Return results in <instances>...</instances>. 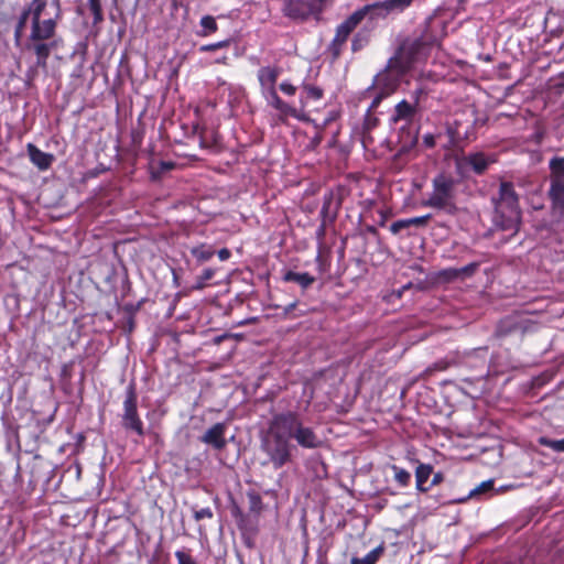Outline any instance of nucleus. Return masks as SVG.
I'll list each match as a JSON object with an SVG mask.
<instances>
[{
    "mask_svg": "<svg viewBox=\"0 0 564 564\" xmlns=\"http://www.w3.org/2000/svg\"><path fill=\"white\" fill-rule=\"evenodd\" d=\"M294 446L291 444L285 430L275 425V415L272 417L269 432L261 442V449L267 455V459L262 465H272L274 469L283 467L291 462L292 449Z\"/></svg>",
    "mask_w": 564,
    "mask_h": 564,
    "instance_id": "obj_1",
    "label": "nucleus"
},
{
    "mask_svg": "<svg viewBox=\"0 0 564 564\" xmlns=\"http://www.w3.org/2000/svg\"><path fill=\"white\" fill-rule=\"evenodd\" d=\"M275 425L285 430L289 438H294L303 448L315 449L322 445V440L313 429L303 425L295 412L275 414Z\"/></svg>",
    "mask_w": 564,
    "mask_h": 564,
    "instance_id": "obj_2",
    "label": "nucleus"
},
{
    "mask_svg": "<svg viewBox=\"0 0 564 564\" xmlns=\"http://www.w3.org/2000/svg\"><path fill=\"white\" fill-rule=\"evenodd\" d=\"M422 205L443 210L448 215L456 214L454 180L443 174L434 177L433 191Z\"/></svg>",
    "mask_w": 564,
    "mask_h": 564,
    "instance_id": "obj_3",
    "label": "nucleus"
},
{
    "mask_svg": "<svg viewBox=\"0 0 564 564\" xmlns=\"http://www.w3.org/2000/svg\"><path fill=\"white\" fill-rule=\"evenodd\" d=\"M497 214L505 219L501 224L503 229H517L520 221L518 196L511 183L502 182L499 189V198L495 199Z\"/></svg>",
    "mask_w": 564,
    "mask_h": 564,
    "instance_id": "obj_4",
    "label": "nucleus"
},
{
    "mask_svg": "<svg viewBox=\"0 0 564 564\" xmlns=\"http://www.w3.org/2000/svg\"><path fill=\"white\" fill-rule=\"evenodd\" d=\"M425 44L419 39H408L398 47L394 55L389 58V67L398 69L404 75L425 55Z\"/></svg>",
    "mask_w": 564,
    "mask_h": 564,
    "instance_id": "obj_5",
    "label": "nucleus"
},
{
    "mask_svg": "<svg viewBox=\"0 0 564 564\" xmlns=\"http://www.w3.org/2000/svg\"><path fill=\"white\" fill-rule=\"evenodd\" d=\"M327 0H288L284 1L282 13L284 17L304 22L310 18L319 20Z\"/></svg>",
    "mask_w": 564,
    "mask_h": 564,
    "instance_id": "obj_6",
    "label": "nucleus"
},
{
    "mask_svg": "<svg viewBox=\"0 0 564 564\" xmlns=\"http://www.w3.org/2000/svg\"><path fill=\"white\" fill-rule=\"evenodd\" d=\"M549 167L551 171L549 196L553 208L564 217V158L555 156L551 159Z\"/></svg>",
    "mask_w": 564,
    "mask_h": 564,
    "instance_id": "obj_7",
    "label": "nucleus"
},
{
    "mask_svg": "<svg viewBox=\"0 0 564 564\" xmlns=\"http://www.w3.org/2000/svg\"><path fill=\"white\" fill-rule=\"evenodd\" d=\"M367 9H359L350 14L344 22L336 28V33L328 45V52L334 58L339 57L343 47L347 42L351 32L358 26V24L366 18Z\"/></svg>",
    "mask_w": 564,
    "mask_h": 564,
    "instance_id": "obj_8",
    "label": "nucleus"
},
{
    "mask_svg": "<svg viewBox=\"0 0 564 564\" xmlns=\"http://www.w3.org/2000/svg\"><path fill=\"white\" fill-rule=\"evenodd\" d=\"M51 6L55 8L53 17L48 19L39 18L37 20H31L30 41H46L55 35L57 22L62 18L61 2L59 0H53Z\"/></svg>",
    "mask_w": 564,
    "mask_h": 564,
    "instance_id": "obj_9",
    "label": "nucleus"
},
{
    "mask_svg": "<svg viewBox=\"0 0 564 564\" xmlns=\"http://www.w3.org/2000/svg\"><path fill=\"white\" fill-rule=\"evenodd\" d=\"M122 425L126 430H130L143 436V423L139 417L137 410V394L133 386H129L123 401Z\"/></svg>",
    "mask_w": 564,
    "mask_h": 564,
    "instance_id": "obj_10",
    "label": "nucleus"
},
{
    "mask_svg": "<svg viewBox=\"0 0 564 564\" xmlns=\"http://www.w3.org/2000/svg\"><path fill=\"white\" fill-rule=\"evenodd\" d=\"M403 76L404 74L399 73L398 69L390 68L388 62L384 69L376 75L373 87L375 89H382L386 95H391L397 90Z\"/></svg>",
    "mask_w": 564,
    "mask_h": 564,
    "instance_id": "obj_11",
    "label": "nucleus"
},
{
    "mask_svg": "<svg viewBox=\"0 0 564 564\" xmlns=\"http://www.w3.org/2000/svg\"><path fill=\"white\" fill-rule=\"evenodd\" d=\"M413 0H384L373 4L365 6L362 9H367V14H371V18H384L391 12H401L408 8Z\"/></svg>",
    "mask_w": 564,
    "mask_h": 564,
    "instance_id": "obj_12",
    "label": "nucleus"
},
{
    "mask_svg": "<svg viewBox=\"0 0 564 564\" xmlns=\"http://www.w3.org/2000/svg\"><path fill=\"white\" fill-rule=\"evenodd\" d=\"M497 161L495 154H485L482 152L469 153L460 159V166L470 167L476 174H482L490 164Z\"/></svg>",
    "mask_w": 564,
    "mask_h": 564,
    "instance_id": "obj_13",
    "label": "nucleus"
},
{
    "mask_svg": "<svg viewBox=\"0 0 564 564\" xmlns=\"http://www.w3.org/2000/svg\"><path fill=\"white\" fill-rule=\"evenodd\" d=\"M419 111V102L417 99L414 102H409L403 99L399 104L395 105L394 111L391 115L390 121L392 123H398L400 121H404L406 124L411 123Z\"/></svg>",
    "mask_w": 564,
    "mask_h": 564,
    "instance_id": "obj_14",
    "label": "nucleus"
},
{
    "mask_svg": "<svg viewBox=\"0 0 564 564\" xmlns=\"http://www.w3.org/2000/svg\"><path fill=\"white\" fill-rule=\"evenodd\" d=\"M226 425L224 423H216L212 427H209L204 435L200 437V441L207 445L213 446L215 449H223L227 442L225 438Z\"/></svg>",
    "mask_w": 564,
    "mask_h": 564,
    "instance_id": "obj_15",
    "label": "nucleus"
},
{
    "mask_svg": "<svg viewBox=\"0 0 564 564\" xmlns=\"http://www.w3.org/2000/svg\"><path fill=\"white\" fill-rule=\"evenodd\" d=\"M30 161L41 171H45L51 167L54 162V155L41 151L37 147L32 143L26 145Z\"/></svg>",
    "mask_w": 564,
    "mask_h": 564,
    "instance_id": "obj_16",
    "label": "nucleus"
},
{
    "mask_svg": "<svg viewBox=\"0 0 564 564\" xmlns=\"http://www.w3.org/2000/svg\"><path fill=\"white\" fill-rule=\"evenodd\" d=\"M432 218L431 214H426L424 216L412 217L406 219H399L391 224L390 231L393 235H398L404 229H409L411 227H424L427 225L429 220Z\"/></svg>",
    "mask_w": 564,
    "mask_h": 564,
    "instance_id": "obj_17",
    "label": "nucleus"
},
{
    "mask_svg": "<svg viewBox=\"0 0 564 564\" xmlns=\"http://www.w3.org/2000/svg\"><path fill=\"white\" fill-rule=\"evenodd\" d=\"M279 69L276 67L265 66L258 70V79L264 93L275 89V83L279 77Z\"/></svg>",
    "mask_w": 564,
    "mask_h": 564,
    "instance_id": "obj_18",
    "label": "nucleus"
},
{
    "mask_svg": "<svg viewBox=\"0 0 564 564\" xmlns=\"http://www.w3.org/2000/svg\"><path fill=\"white\" fill-rule=\"evenodd\" d=\"M265 98L268 102L278 111H280L284 116H292L295 117V109L292 108L290 105L284 102L276 94L275 89H271L269 91H265Z\"/></svg>",
    "mask_w": 564,
    "mask_h": 564,
    "instance_id": "obj_19",
    "label": "nucleus"
},
{
    "mask_svg": "<svg viewBox=\"0 0 564 564\" xmlns=\"http://www.w3.org/2000/svg\"><path fill=\"white\" fill-rule=\"evenodd\" d=\"M433 468L431 465L420 464L415 470L416 488L420 491H427L430 486H425L430 476L432 475Z\"/></svg>",
    "mask_w": 564,
    "mask_h": 564,
    "instance_id": "obj_20",
    "label": "nucleus"
},
{
    "mask_svg": "<svg viewBox=\"0 0 564 564\" xmlns=\"http://www.w3.org/2000/svg\"><path fill=\"white\" fill-rule=\"evenodd\" d=\"M284 281L297 283L303 289H306L314 283L315 278L307 272L289 271L284 275Z\"/></svg>",
    "mask_w": 564,
    "mask_h": 564,
    "instance_id": "obj_21",
    "label": "nucleus"
},
{
    "mask_svg": "<svg viewBox=\"0 0 564 564\" xmlns=\"http://www.w3.org/2000/svg\"><path fill=\"white\" fill-rule=\"evenodd\" d=\"M32 48L36 55V65L46 66V61L50 56L52 45L44 43V41L33 42Z\"/></svg>",
    "mask_w": 564,
    "mask_h": 564,
    "instance_id": "obj_22",
    "label": "nucleus"
},
{
    "mask_svg": "<svg viewBox=\"0 0 564 564\" xmlns=\"http://www.w3.org/2000/svg\"><path fill=\"white\" fill-rule=\"evenodd\" d=\"M47 7V0H32L24 9L31 15V20L42 18Z\"/></svg>",
    "mask_w": 564,
    "mask_h": 564,
    "instance_id": "obj_23",
    "label": "nucleus"
},
{
    "mask_svg": "<svg viewBox=\"0 0 564 564\" xmlns=\"http://www.w3.org/2000/svg\"><path fill=\"white\" fill-rule=\"evenodd\" d=\"M31 18V15L28 13L25 9L22 10L20 13V17L17 21L15 28H14V42L15 45L19 46L23 36V32L28 22V19Z\"/></svg>",
    "mask_w": 564,
    "mask_h": 564,
    "instance_id": "obj_24",
    "label": "nucleus"
},
{
    "mask_svg": "<svg viewBox=\"0 0 564 564\" xmlns=\"http://www.w3.org/2000/svg\"><path fill=\"white\" fill-rule=\"evenodd\" d=\"M391 469L394 473L395 481L400 486L406 487L409 485L410 480H411V474L408 470H405V469H403V468H401V467H399L397 465H392Z\"/></svg>",
    "mask_w": 564,
    "mask_h": 564,
    "instance_id": "obj_25",
    "label": "nucleus"
},
{
    "mask_svg": "<svg viewBox=\"0 0 564 564\" xmlns=\"http://www.w3.org/2000/svg\"><path fill=\"white\" fill-rule=\"evenodd\" d=\"M382 553V547H376L372 551H370L365 557L357 558L354 557L351 560V564H375L377 560L379 558V555Z\"/></svg>",
    "mask_w": 564,
    "mask_h": 564,
    "instance_id": "obj_26",
    "label": "nucleus"
},
{
    "mask_svg": "<svg viewBox=\"0 0 564 564\" xmlns=\"http://www.w3.org/2000/svg\"><path fill=\"white\" fill-rule=\"evenodd\" d=\"M200 25L204 29L202 35L206 36L217 31L216 20L212 15H205L200 19Z\"/></svg>",
    "mask_w": 564,
    "mask_h": 564,
    "instance_id": "obj_27",
    "label": "nucleus"
},
{
    "mask_svg": "<svg viewBox=\"0 0 564 564\" xmlns=\"http://www.w3.org/2000/svg\"><path fill=\"white\" fill-rule=\"evenodd\" d=\"M192 254L199 261H207L213 257L214 250L202 245L199 247L193 248Z\"/></svg>",
    "mask_w": 564,
    "mask_h": 564,
    "instance_id": "obj_28",
    "label": "nucleus"
},
{
    "mask_svg": "<svg viewBox=\"0 0 564 564\" xmlns=\"http://www.w3.org/2000/svg\"><path fill=\"white\" fill-rule=\"evenodd\" d=\"M540 444L555 451V452H564V438L562 440H551L547 437H541Z\"/></svg>",
    "mask_w": 564,
    "mask_h": 564,
    "instance_id": "obj_29",
    "label": "nucleus"
},
{
    "mask_svg": "<svg viewBox=\"0 0 564 564\" xmlns=\"http://www.w3.org/2000/svg\"><path fill=\"white\" fill-rule=\"evenodd\" d=\"M215 275V270L212 268L205 269L202 274L197 278L196 285L194 286L196 290H203L206 286L207 281L213 279Z\"/></svg>",
    "mask_w": 564,
    "mask_h": 564,
    "instance_id": "obj_30",
    "label": "nucleus"
},
{
    "mask_svg": "<svg viewBox=\"0 0 564 564\" xmlns=\"http://www.w3.org/2000/svg\"><path fill=\"white\" fill-rule=\"evenodd\" d=\"M303 89L306 94V98L319 100L323 97V90L319 87L310 84H304Z\"/></svg>",
    "mask_w": 564,
    "mask_h": 564,
    "instance_id": "obj_31",
    "label": "nucleus"
},
{
    "mask_svg": "<svg viewBox=\"0 0 564 564\" xmlns=\"http://www.w3.org/2000/svg\"><path fill=\"white\" fill-rule=\"evenodd\" d=\"M492 488H494V480L482 481L476 488L470 490V492L468 495V498H473V497H476V496H478L480 494L490 491V490H492Z\"/></svg>",
    "mask_w": 564,
    "mask_h": 564,
    "instance_id": "obj_32",
    "label": "nucleus"
},
{
    "mask_svg": "<svg viewBox=\"0 0 564 564\" xmlns=\"http://www.w3.org/2000/svg\"><path fill=\"white\" fill-rule=\"evenodd\" d=\"M89 10L94 14L95 21L102 19L101 4L99 0H88Z\"/></svg>",
    "mask_w": 564,
    "mask_h": 564,
    "instance_id": "obj_33",
    "label": "nucleus"
},
{
    "mask_svg": "<svg viewBox=\"0 0 564 564\" xmlns=\"http://www.w3.org/2000/svg\"><path fill=\"white\" fill-rule=\"evenodd\" d=\"M229 44H230V40H225V41H220V42H217V43L203 45L200 47V51H203V52H212V51H216L218 48L226 47Z\"/></svg>",
    "mask_w": 564,
    "mask_h": 564,
    "instance_id": "obj_34",
    "label": "nucleus"
},
{
    "mask_svg": "<svg viewBox=\"0 0 564 564\" xmlns=\"http://www.w3.org/2000/svg\"><path fill=\"white\" fill-rule=\"evenodd\" d=\"M177 564H196L195 560L184 551H176Z\"/></svg>",
    "mask_w": 564,
    "mask_h": 564,
    "instance_id": "obj_35",
    "label": "nucleus"
},
{
    "mask_svg": "<svg viewBox=\"0 0 564 564\" xmlns=\"http://www.w3.org/2000/svg\"><path fill=\"white\" fill-rule=\"evenodd\" d=\"M194 518L196 521H200L205 518L210 519V518H213V511L210 508H203L200 510H196L194 512Z\"/></svg>",
    "mask_w": 564,
    "mask_h": 564,
    "instance_id": "obj_36",
    "label": "nucleus"
},
{
    "mask_svg": "<svg viewBox=\"0 0 564 564\" xmlns=\"http://www.w3.org/2000/svg\"><path fill=\"white\" fill-rule=\"evenodd\" d=\"M365 45V39L360 35V34H357L355 35V37L352 39V42H351V48L354 52H357L359 50H361Z\"/></svg>",
    "mask_w": 564,
    "mask_h": 564,
    "instance_id": "obj_37",
    "label": "nucleus"
},
{
    "mask_svg": "<svg viewBox=\"0 0 564 564\" xmlns=\"http://www.w3.org/2000/svg\"><path fill=\"white\" fill-rule=\"evenodd\" d=\"M280 89H281V91H283L284 94H286L289 96H293L296 93V87L288 82L281 83Z\"/></svg>",
    "mask_w": 564,
    "mask_h": 564,
    "instance_id": "obj_38",
    "label": "nucleus"
},
{
    "mask_svg": "<svg viewBox=\"0 0 564 564\" xmlns=\"http://www.w3.org/2000/svg\"><path fill=\"white\" fill-rule=\"evenodd\" d=\"M477 264L476 263H469L468 265L462 268L460 270H453L454 275H457L458 273L470 275L476 270Z\"/></svg>",
    "mask_w": 564,
    "mask_h": 564,
    "instance_id": "obj_39",
    "label": "nucleus"
},
{
    "mask_svg": "<svg viewBox=\"0 0 564 564\" xmlns=\"http://www.w3.org/2000/svg\"><path fill=\"white\" fill-rule=\"evenodd\" d=\"M376 90H377V95L375 96V98L371 102V108H377L378 105L381 102V100L389 96V95H386L382 89H376Z\"/></svg>",
    "mask_w": 564,
    "mask_h": 564,
    "instance_id": "obj_40",
    "label": "nucleus"
},
{
    "mask_svg": "<svg viewBox=\"0 0 564 564\" xmlns=\"http://www.w3.org/2000/svg\"><path fill=\"white\" fill-rule=\"evenodd\" d=\"M218 257L221 261H226L230 258V251L227 248H223L218 251Z\"/></svg>",
    "mask_w": 564,
    "mask_h": 564,
    "instance_id": "obj_41",
    "label": "nucleus"
},
{
    "mask_svg": "<svg viewBox=\"0 0 564 564\" xmlns=\"http://www.w3.org/2000/svg\"><path fill=\"white\" fill-rule=\"evenodd\" d=\"M442 478L443 477H442L441 474H435L433 479H432V482H431L430 487L440 484L442 481Z\"/></svg>",
    "mask_w": 564,
    "mask_h": 564,
    "instance_id": "obj_42",
    "label": "nucleus"
},
{
    "mask_svg": "<svg viewBox=\"0 0 564 564\" xmlns=\"http://www.w3.org/2000/svg\"><path fill=\"white\" fill-rule=\"evenodd\" d=\"M174 164L172 162H162L161 163V169L162 171H169L171 169H173Z\"/></svg>",
    "mask_w": 564,
    "mask_h": 564,
    "instance_id": "obj_43",
    "label": "nucleus"
},
{
    "mask_svg": "<svg viewBox=\"0 0 564 564\" xmlns=\"http://www.w3.org/2000/svg\"><path fill=\"white\" fill-rule=\"evenodd\" d=\"M424 141L427 145L432 147L434 144V140H433V137L432 135H426L424 138Z\"/></svg>",
    "mask_w": 564,
    "mask_h": 564,
    "instance_id": "obj_44",
    "label": "nucleus"
},
{
    "mask_svg": "<svg viewBox=\"0 0 564 564\" xmlns=\"http://www.w3.org/2000/svg\"><path fill=\"white\" fill-rule=\"evenodd\" d=\"M295 306H296V303H295V302H294V303H291L290 305H288V306L285 307V313L291 312Z\"/></svg>",
    "mask_w": 564,
    "mask_h": 564,
    "instance_id": "obj_45",
    "label": "nucleus"
},
{
    "mask_svg": "<svg viewBox=\"0 0 564 564\" xmlns=\"http://www.w3.org/2000/svg\"><path fill=\"white\" fill-rule=\"evenodd\" d=\"M225 61H226V57H220V62L225 63Z\"/></svg>",
    "mask_w": 564,
    "mask_h": 564,
    "instance_id": "obj_46",
    "label": "nucleus"
},
{
    "mask_svg": "<svg viewBox=\"0 0 564 564\" xmlns=\"http://www.w3.org/2000/svg\"><path fill=\"white\" fill-rule=\"evenodd\" d=\"M225 61H226V57H220V62L225 63Z\"/></svg>",
    "mask_w": 564,
    "mask_h": 564,
    "instance_id": "obj_47",
    "label": "nucleus"
}]
</instances>
